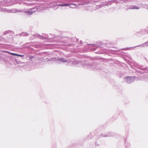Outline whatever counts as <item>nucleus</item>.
<instances>
[{"label": "nucleus", "instance_id": "f257e3e1", "mask_svg": "<svg viewBox=\"0 0 148 148\" xmlns=\"http://www.w3.org/2000/svg\"><path fill=\"white\" fill-rule=\"evenodd\" d=\"M4 52L6 53H9L12 55L16 56V54L14 53H10V52L8 51H4Z\"/></svg>", "mask_w": 148, "mask_h": 148}, {"label": "nucleus", "instance_id": "f03ea898", "mask_svg": "<svg viewBox=\"0 0 148 148\" xmlns=\"http://www.w3.org/2000/svg\"><path fill=\"white\" fill-rule=\"evenodd\" d=\"M60 61L63 62H66V60L64 59H61L60 60Z\"/></svg>", "mask_w": 148, "mask_h": 148}, {"label": "nucleus", "instance_id": "7ed1b4c3", "mask_svg": "<svg viewBox=\"0 0 148 148\" xmlns=\"http://www.w3.org/2000/svg\"><path fill=\"white\" fill-rule=\"evenodd\" d=\"M26 13H27V14L30 15L32 14V13H31L30 11L26 12Z\"/></svg>", "mask_w": 148, "mask_h": 148}, {"label": "nucleus", "instance_id": "20e7f679", "mask_svg": "<svg viewBox=\"0 0 148 148\" xmlns=\"http://www.w3.org/2000/svg\"><path fill=\"white\" fill-rule=\"evenodd\" d=\"M69 4H60L59 5L60 6H68L69 5Z\"/></svg>", "mask_w": 148, "mask_h": 148}, {"label": "nucleus", "instance_id": "39448f33", "mask_svg": "<svg viewBox=\"0 0 148 148\" xmlns=\"http://www.w3.org/2000/svg\"><path fill=\"white\" fill-rule=\"evenodd\" d=\"M16 56H20V57H23V56H24L23 55H20L18 54H16Z\"/></svg>", "mask_w": 148, "mask_h": 148}, {"label": "nucleus", "instance_id": "423d86ee", "mask_svg": "<svg viewBox=\"0 0 148 148\" xmlns=\"http://www.w3.org/2000/svg\"><path fill=\"white\" fill-rule=\"evenodd\" d=\"M34 58V57H30V59H32V58Z\"/></svg>", "mask_w": 148, "mask_h": 148}]
</instances>
